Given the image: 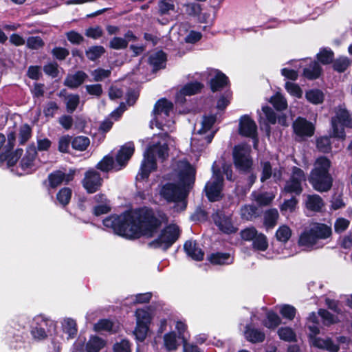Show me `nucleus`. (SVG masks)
Returning <instances> with one entry per match:
<instances>
[{
    "label": "nucleus",
    "instance_id": "f257e3e1",
    "mask_svg": "<svg viewBox=\"0 0 352 352\" xmlns=\"http://www.w3.org/2000/svg\"><path fill=\"white\" fill-rule=\"evenodd\" d=\"M167 221L165 214H155L151 210L141 209L126 212L120 215H111L103 221V225L118 235L132 239L144 235L153 236L162 223Z\"/></svg>",
    "mask_w": 352,
    "mask_h": 352
},
{
    "label": "nucleus",
    "instance_id": "f03ea898",
    "mask_svg": "<svg viewBox=\"0 0 352 352\" xmlns=\"http://www.w3.org/2000/svg\"><path fill=\"white\" fill-rule=\"evenodd\" d=\"M153 144L148 146L144 153V159L138 174L136 176L138 181H142L148 177L150 173L157 168V158L164 160L168 155V139L169 136L167 133L159 134L153 137Z\"/></svg>",
    "mask_w": 352,
    "mask_h": 352
},
{
    "label": "nucleus",
    "instance_id": "7ed1b4c3",
    "mask_svg": "<svg viewBox=\"0 0 352 352\" xmlns=\"http://www.w3.org/2000/svg\"><path fill=\"white\" fill-rule=\"evenodd\" d=\"M331 162L325 157H318L314 164V168L310 173L309 182L317 191H329L333 184V178L329 173Z\"/></svg>",
    "mask_w": 352,
    "mask_h": 352
},
{
    "label": "nucleus",
    "instance_id": "20e7f679",
    "mask_svg": "<svg viewBox=\"0 0 352 352\" xmlns=\"http://www.w3.org/2000/svg\"><path fill=\"white\" fill-rule=\"evenodd\" d=\"M216 121L214 116H204L201 122V127L191 140L192 150L199 151L212 142L214 131H212V126Z\"/></svg>",
    "mask_w": 352,
    "mask_h": 352
},
{
    "label": "nucleus",
    "instance_id": "39448f33",
    "mask_svg": "<svg viewBox=\"0 0 352 352\" xmlns=\"http://www.w3.org/2000/svg\"><path fill=\"white\" fill-rule=\"evenodd\" d=\"M335 116L331 119L333 136L344 139V127H352V118L349 111L343 107L335 109Z\"/></svg>",
    "mask_w": 352,
    "mask_h": 352
},
{
    "label": "nucleus",
    "instance_id": "423d86ee",
    "mask_svg": "<svg viewBox=\"0 0 352 352\" xmlns=\"http://www.w3.org/2000/svg\"><path fill=\"white\" fill-rule=\"evenodd\" d=\"M179 234V228L175 225H170L162 231L156 239L151 241L148 245L152 248L166 250L175 242Z\"/></svg>",
    "mask_w": 352,
    "mask_h": 352
},
{
    "label": "nucleus",
    "instance_id": "0eeeda50",
    "mask_svg": "<svg viewBox=\"0 0 352 352\" xmlns=\"http://www.w3.org/2000/svg\"><path fill=\"white\" fill-rule=\"evenodd\" d=\"M54 326L52 320L47 318L44 315H36L33 318L30 326V334L33 340L42 341L47 338V333Z\"/></svg>",
    "mask_w": 352,
    "mask_h": 352
},
{
    "label": "nucleus",
    "instance_id": "6e6552de",
    "mask_svg": "<svg viewBox=\"0 0 352 352\" xmlns=\"http://www.w3.org/2000/svg\"><path fill=\"white\" fill-rule=\"evenodd\" d=\"M251 148L248 144L235 146L233 149L234 163L236 168L241 171H248L252 166L250 157Z\"/></svg>",
    "mask_w": 352,
    "mask_h": 352
},
{
    "label": "nucleus",
    "instance_id": "1a4fd4ad",
    "mask_svg": "<svg viewBox=\"0 0 352 352\" xmlns=\"http://www.w3.org/2000/svg\"><path fill=\"white\" fill-rule=\"evenodd\" d=\"M159 194L166 201L181 202L182 209L186 208V204L184 202L186 194L183 187L174 184L167 183L160 188Z\"/></svg>",
    "mask_w": 352,
    "mask_h": 352
},
{
    "label": "nucleus",
    "instance_id": "9d476101",
    "mask_svg": "<svg viewBox=\"0 0 352 352\" xmlns=\"http://www.w3.org/2000/svg\"><path fill=\"white\" fill-rule=\"evenodd\" d=\"M174 172V179L177 180L180 186H189L193 183L195 170L188 162L186 161L178 162Z\"/></svg>",
    "mask_w": 352,
    "mask_h": 352
},
{
    "label": "nucleus",
    "instance_id": "9b49d317",
    "mask_svg": "<svg viewBox=\"0 0 352 352\" xmlns=\"http://www.w3.org/2000/svg\"><path fill=\"white\" fill-rule=\"evenodd\" d=\"M306 181V176L302 170L293 167L289 178L286 181L284 192L299 195L302 191V184Z\"/></svg>",
    "mask_w": 352,
    "mask_h": 352
},
{
    "label": "nucleus",
    "instance_id": "f8f14e48",
    "mask_svg": "<svg viewBox=\"0 0 352 352\" xmlns=\"http://www.w3.org/2000/svg\"><path fill=\"white\" fill-rule=\"evenodd\" d=\"M102 182L100 173L96 170L90 168L85 172L82 184L87 192L94 193L100 189Z\"/></svg>",
    "mask_w": 352,
    "mask_h": 352
},
{
    "label": "nucleus",
    "instance_id": "ddd939ff",
    "mask_svg": "<svg viewBox=\"0 0 352 352\" xmlns=\"http://www.w3.org/2000/svg\"><path fill=\"white\" fill-rule=\"evenodd\" d=\"M223 177L220 173L214 171L210 180L206 184L205 190L208 199L215 201L220 197Z\"/></svg>",
    "mask_w": 352,
    "mask_h": 352
},
{
    "label": "nucleus",
    "instance_id": "4468645a",
    "mask_svg": "<svg viewBox=\"0 0 352 352\" xmlns=\"http://www.w3.org/2000/svg\"><path fill=\"white\" fill-rule=\"evenodd\" d=\"M173 107L172 102L168 101L166 99L162 98L159 100L154 106L153 111L154 118L153 120L151 121V124L155 122V126L160 128V120L169 116L170 112L173 110Z\"/></svg>",
    "mask_w": 352,
    "mask_h": 352
},
{
    "label": "nucleus",
    "instance_id": "2eb2a0df",
    "mask_svg": "<svg viewBox=\"0 0 352 352\" xmlns=\"http://www.w3.org/2000/svg\"><path fill=\"white\" fill-rule=\"evenodd\" d=\"M105 346V340L98 336H91L85 345V341L76 346V351L99 352Z\"/></svg>",
    "mask_w": 352,
    "mask_h": 352
},
{
    "label": "nucleus",
    "instance_id": "dca6fc26",
    "mask_svg": "<svg viewBox=\"0 0 352 352\" xmlns=\"http://www.w3.org/2000/svg\"><path fill=\"white\" fill-rule=\"evenodd\" d=\"M74 173L75 171L72 170L68 173H65L61 170H56L50 173L48 176L50 187L54 188L62 184H68L73 180Z\"/></svg>",
    "mask_w": 352,
    "mask_h": 352
},
{
    "label": "nucleus",
    "instance_id": "f3484780",
    "mask_svg": "<svg viewBox=\"0 0 352 352\" xmlns=\"http://www.w3.org/2000/svg\"><path fill=\"white\" fill-rule=\"evenodd\" d=\"M239 133L243 136L252 138L256 137V124L248 116H243L240 119Z\"/></svg>",
    "mask_w": 352,
    "mask_h": 352
},
{
    "label": "nucleus",
    "instance_id": "a211bd4d",
    "mask_svg": "<svg viewBox=\"0 0 352 352\" xmlns=\"http://www.w3.org/2000/svg\"><path fill=\"white\" fill-rule=\"evenodd\" d=\"M295 133L298 136H312L314 133V126L311 122L307 120L298 118L293 124Z\"/></svg>",
    "mask_w": 352,
    "mask_h": 352
},
{
    "label": "nucleus",
    "instance_id": "6ab92c4d",
    "mask_svg": "<svg viewBox=\"0 0 352 352\" xmlns=\"http://www.w3.org/2000/svg\"><path fill=\"white\" fill-rule=\"evenodd\" d=\"M244 338L251 344L262 343L266 339L265 333L256 327H253L250 324L244 327Z\"/></svg>",
    "mask_w": 352,
    "mask_h": 352
},
{
    "label": "nucleus",
    "instance_id": "aec40b11",
    "mask_svg": "<svg viewBox=\"0 0 352 352\" xmlns=\"http://www.w3.org/2000/svg\"><path fill=\"white\" fill-rule=\"evenodd\" d=\"M206 73L210 76H214V78L210 80V87L212 91H216L223 88L228 83L227 76L218 70L208 69L204 75Z\"/></svg>",
    "mask_w": 352,
    "mask_h": 352
},
{
    "label": "nucleus",
    "instance_id": "412c9836",
    "mask_svg": "<svg viewBox=\"0 0 352 352\" xmlns=\"http://www.w3.org/2000/svg\"><path fill=\"white\" fill-rule=\"evenodd\" d=\"M262 174L261 176V182H264L267 179L273 177L276 182L280 181L282 178V170L274 168L272 170V166L269 162H261Z\"/></svg>",
    "mask_w": 352,
    "mask_h": 352
},
{
    "label": "nucleus",
    "instance_id": "4be33fe9",
    "mask_svg": "<svg viewBox=\"0 0 352 352\" xmlns=\"http://www.w3.org/2000/svg\"><path fill=\"white\" fill-rule=\"evenodd\" d=\"M134 153V145L131 142L126 143L121 147L116 155V162L122 168L125 166Z\"/></svg>",
    "mask_w": 352,
    "mask_h": 352
},
{
    "label": "nucleus",
    "instance_id": "5701e85b",
    "mask_svg": "<svg viewBox=\"0 0 352 352\" xmlns=\"http://www.w3.org/2000/svg\"><path fill=\"white\" fill-rule=\"evenodd\" d=\"M88 76L82 71L68 74L64 80V85L71 89H76L87 79Z\"/></svg>",
    "mask_w": 352,
    "mask_h": 352
},
{
    "label": "nucleus",
    "instance_id": "b1692460",
    "mask_svg": "<svg viewBox=\"0 0 352 352\" xmlns=\"http://www.w3.org/2000/svg\"><path fill=\"white\" fill-rule=\"evenodd\" d=\"M202 87V84L198 82H191L186 85L177 94V100L181 103L184 102L185 100L184 96L196 94L201 91Z\"/></svg>",
    "mask_w": 352,
    "mask_h": 352
},
{
    "label": "nucleus",
    "instance_id": "393cba45",
    "mask_svg": "<svg viewBox=\"0 0 352 352\" xmlns=\"http://www.w3.org/2000/svg\"><path fill=\"white\" fill-rule=\"evenodd\" d=\"M215 224L225 233L235 232L236 229L233 226L230 218L225 216H220L218 214L213 216Z\"/></svg>",
    "mask_w": 352,
    "mask_h": 352
},
{
    "label": "nucleus",
    "instance_id": "a878e982",
    "mask_svg": "<svg viewBox=\"0 0 352 352\" xmlns=\"http://www.w3.org/2000/svg\"><path fill=\"white\" fill-rule=\"evenodd\" d=\"M184 248L186 254L192 258L201 261L204 258V252L195 241H188L185 243Z\"/></svg>",
    "mask_w": 352,
    "mask_h": 352
},
{
    "label": "nucleus",
    "instance_id": "bb28decb",
    "mask_svg": "<svg viewBox=\"0 0 352 352\" xmlns=\"http://www.w3.org/2000/svg\"><path fill=\"white\" fill-rule=\"evenodd\" d=\"M317 239L312 231V228L310 227L304 230L300 234L298 240V244L300 246L306 248H312L317 243Z\"/></svg>",
    "mask_w": 352,
    "mask_h": 352
},
{
    "label": "nucleus",
    "instance_id": "cd10ccee",
    "mask_svg": "<svg viewBox=\"0 0 352 352\" xmlns=\"http://www.w3.org/2000/svg\"><path fill=\"white\" fill-rule=\"evenodd\" d=\"M312 231L317 239H325L329 238L331 234V227L323 223H313L311 225Z\"/></svg>",
    "mask_w": 352,
    "mask_h": 352
},
{
    "label": "nucleus",
    "instance_id": "c85d7f7f",
    "mask_svg": "<svg viewBox=\"0 0 352 352\" xmlns=\"http://www.w3.org/2000/svg\"><path fill=\"white\" fill-rule=\"evenodd\" d=\"M9 345L10 349L16 350L21 347L24 342L23 333L19 330L15 332L14 329H11L8 331Z\"/></svg>",
    "mask_w": 352,
    "mask_h": 352
},
{
    "label": "nucleus",
    "instance_id": "c756f323",
    "mask_svg": "<svg viewBox=\"0 0 352 352\" xmlns=\"http://www.w3.org/2000/svg\"><path fill=\"white\" fill-rule=\"evenodd\" d=\"M96 168L102 172H109L112 169H115L116 170H119L121 169L118 164H115L113 157L110 155L104 156L97 164Z\"/></svg>",
    "mask_w": 352,
    "mask_h": 352
},
{
    "label": "nucleus",
    "instance_id": "7c9ffc66",
    "mask_svg": "<svg viewBox=\"0 0 352 352\" xmlns=\"http://www.w3.org/2000/svg\"><path fill=\"white\" fill-rule=\"evenodd\" d=\"M37 152L35 146H29L27 149L25 156L23 157L21 165L23 170L31 168L34 166V162Z\"/></svg>",
    "mask_w": 352,
    "mask_h": 352
},
{
    "label": "nucleus",
    "instance_id": "2f4dec72",
    "mask_svg": "<svg viewBox=\"0 0 352 352\" xmlns=\"http://www.w3.org/2000/svg\"><path fill=\"white\" fill-rule=\"evenodd\" d=\"M305 205L307 209L318 212L324 206L322 198L318 195H308L305 201Z\"/></svg>",
    "mask_w": 352,
    "mask_h": 352
},
{
    "label": "nucleus",
    "instance_id": "473e14b6",
    "mask_svg": "<svg viewBox=\"0 0 352 352\" xmlns=\"http://www.w3.org/2000/svg\"><path fill=\"white\" fill-rule=\"evenodd\" d=\"M266 320H263V325L266 328L274 329L281 324L280 316L273 310H270L267 313Z\"/></svg>",
    "mask_w": 352,
    "mask_h": 352
},
{
    "label": "nucleus",
    "instance_id": "72a5a7b5",
    "mask_svg": "<svg viewBox=\"0 0 352 352\" xmlns=\"http://www.w3.org/2000/svg\"><path fill=\"white\" fill-rule=\"evenodd\" d=\"M208 259L214 265H228L232 263V258L228 253H213L209 256Z\"/></svg>",
    "mask_w": 352,
    "mask_h": 352
},
{
    "label": "nucleus",
    "instance_id": "f704fd0d",
    "mask_svg": "<svg viewBox=\"0 0 352 352\" xmlns=\"http://www.w3.org/2000/svg\"><path fill=\"white\" fill-rule=\"evenodd\" d=\"M63 332L68 334L67 339L75 338L78 333L77 323L75 320L67 318L63 323Z\"/></svg>",
    "mask_w": 352,
    "mask_h": 352
},
{
    "label": "nucleus",
    "instance_id": "c9c22d12",
    "mask_svg": "<svg viewBox=\"0 0 352 352\" xmlns=\"http://www.w3.org/2000/svg\"><path fill=\"white\" fill-rule=\"evenodd\" d=\"M321 73V67L318 63L312 62L309 66L304 69V76L309 79H316Z\"/></svg>",
    "mask_w": 352,
    "mask_h": 352
},
{
    "label": "nucleus",
    "instance_id": "e433bc0d",
    "mask_svg": "<svg viewBox=\"0 0 352 352\" xmlns=\"http://www.w3.org/2000/svg\"><path fill=\"white\" fill-rule=\"evenodd\" d=\"M279 214L276 209H270L264 214V223L269 228H273L278 221Z\"/></svg>",
    "mask_w": 352,
    "mask_h": 352
},
{
    "label": "nucleus",
    "instance_id": "4c0bfd02",
    "mask_svg": "<svg viewBox=\"0 0 352 352\" xmlns=\"http://www.w3.org/2000/svg\"><path fill=\"white\" fill-rule=\"evenodd\" d=\"M113 322L112 320L109 319H100L94 325V330L96 332L107 331L115 333V331H113Z\"/></svg>",
    "mask_w": 352,
    "mask_h": 352
},
{
    "label": "nucleus",
    "instance_id": "58836bf2",
    "mask_svg": "<svg viewBox=\"0 0 352 352\" xmlns=\"http://www.w3.org/2000/svg\"><path fill=\"white\" fill-rule=\"evenodd\" d=\"M165 60L166 54L162 51L155 52L149 57V63L155 69L161 68Z\"/></svg>",
    "mask_w": 352,
    "mask_h": 352
},
{
    "label": "nucleus",
    "instance_id": "ea45409f",
    "mask_svg": "<svg viewBox=\"0 0 352 352\" xmlns=\"http://www.w3.org/2000/svg\"><path fill=\"white\" fill-rule=\"evenodd\" d=\"M149 324L141 322H136V327L134 329V335L140 342H144L146 338Z\"/></svg>",
    "mask_w": 352,
    "mask_h": 352
},
{
    "label": "nucleus",
    "instance_id": "a19ab883",
    "mask_svg": "<svg viewBox=\"0 0 352 352\" xmlns=\"http://www.w3.org/2000/svg\"><path fill=\"white\" fill-rule=\"evenodd\" d=\"M89 144V139L87 137L82 135L76 137L72 141V148L80 151H85Z\"/></svg>",
    "mask_w": 352,
    "mask_h": 352
},
{
    "label": "nucleus",
    "instance_id": "79ce46f5",
    "mask_svg": "<svg viewBox=\"0 0 352 352\" xmlns=\"http://www.w3.org/2000/svg\"><path fill=\"white\" fill-rule=\"evenodd\" d=\"M241 216L246 220H252L257 217V208L253 205H245L241 207Z\"/></svg>",
    "mask_w": 352,
    "mask_h": 352
},
{
    "label": "nucleus",
    "instance_id": "37998d69",
    "mask_svg": "<svg viewBox=\"0 0 352 352\" xmlns=\"http://www.w3.org/2000/svg\"><path fill=\"white\" fill-rule=\"evenodd\" d=\"M270 102L278 111H283L287 109V102L285 98L280 93H276L270 99Z\"/></svg>",
    "mask_w": 352,
    "mask_h": 352
},
{
    "label": "nucleus",
    "instance_id": "c03bdc74",
    "mask_svg": "<svg viewBox=\"0 0 352 352\" xmlns=\"http://www.w3.org/2000/svg\"><path fill=\"white\" fill-rule=\"evenodd\" d=\"M253 248L259 251H265L268 248L267 237L263 233H258L253 241Z\"/></svg>",
    "mask_w": 352,
    "mask_h": 352
},
{
    "label": "nucleus",
    "instance_id": "a18cd8bd",
    "mask_svg": "<svg viewBox=\"0 0 352 352\" xmlns=\"http://www.w3.org/2000/svg\"><path fill=\"white\" fill-rule=\"evenodd\" d=\"M292 236V230L286 225L280 226L276 232V237L278 241L286 243Z\"/></svg>",
    "mask_w": 352,
    "mask_h": 352
},
{
    "label": "nucleus",
    "instance_id": "49530a36",
    "mask_svg": "<svg viewBox=\"0 0 352 352\" xmlns=\"http://www.w3.org/2000/svg\"><path fill=\"white\" fill-rule=\"evenodd\" d=\"M164 346L168 351H175L178 347L175 332L166 333L164 336Z\"/></svg>",
    "mask_w": 352,
    "mask_h": 352
},
{
    "label": "nucleus",
    "instance_id": "de8ad7c7",
    "mask_svg": "<svg viewBox=\"0 0 352 352\" xmlns=\"http://www.w3.org/2000/svg\"><path fill=\"white\" fill-rule=\"evenodd\" d=\"M278 336L284 341L292 342L296 340V333L291 327H280L278 329Z\"/></svg>",
    "mask_w": 352,
    "mask_h": 352
},
{
    "label": "nucleus",
    "instance_id": "09e8293b",
    "mask_svg": "<svg viewBox=\"0 0 352 352\" xmlns=\"http://www.w3.org/2000/svg\"><path fill=\"white\" fill-rule=\"evenodd\" d=\"M72 197V190L69 188H61L56 195L58 203L65 206L67 205Z\"/></svg>",
    "mask_w": 352,
    "mask_h": 352
},
{
    "label": "nucleus",
    "instance_id": "8fccbe9b",
    "mask_svg": "<svg viewBox=\"0 0 352 352\" xmlns=\"http://www.w3.org/2000/svg\"><path fill=\"white\" fill-rule=\"evenodd\" d=\"M318 314L322 318L323 323L326 326L334 324L338 322L337 318L325 309H319Z\"/></svg>",
    "mask_w": 352,
    "mask_h": 352
},
{
    "label": "nucleus",
    "instance_id": "3c124183",
    "mask_svg": "<svg viewBox=\"0 0 352 352\" xmlns=\"http://www.w3.org/2000/svg\"><path fill=\"white\" fill-rule=\"evenodd\" d=\"M280 314L283 318L292 321L296 317V309L288 304L283 305L280 309Z\"/></svg>",
    "mask_w": 352,
    "mask_h": 352
},
{
    "label": "nucleus",
    "instance_id": "603ef678",
    "mask_svg": "<svg viewBox=\"0 0 352 352\" xmlns=\"http://www.w3.org/2000/svg\"><path fill=\"white\" fill-rule=\"evenodd\" d=\"M65 100L67 111L69 113H72L76 109L79 104L80 97L77 94H69L66 97Z\"/></svg>",
    "mask_w": 352,
    "mask_h": 352
},
{
    "label": "nucleus",
    "instance_id": "864d4df0",
    "mask_svg": "<svg viewBox=\"0 0 352 352\" xmlns=\"http://www.w3.org/2000/svg\"><path fill=\"white\" fill-rule=\"evenodd\" d=\"M158 9L160 14H167L175 10L173 0H160L158 3Z\"/></svg>",
    "mask_w": 352,
    "mask_h": 352
},
{
    "label": "nucleus",
    "instance_id": "5fc2aeb1",
    "mask_svg": "<svg viewBox=\"0 0 352 352\" xmlns=\"http://www.w3.org/2000/svg\"><path fill=\"white\" fill-rule=\"evenodd\" d=\"M105 50L102 46H93L86 51L87 57L91 60H95L100 58Z\"/></svg>",
    "mask_w": 352,
    "mask_h": 352
},
{
    "label": "nucleus",
    "instance_id": "6e6d98bb",
    "mask_svg": "<svg viewBox=\"0 0 352 352\" xmlns=\"http://www.w3.org/2000/svg\"><path fill=\"white\" fill-rule=\"evenodd\" d=\"M305 96L309 102L314 104H320L323 101V94L318 89L307 91Z\"/></svg>",
    "mask_w": 352,
    "mask_h": 352
},
{
    "label": "nucleus",
    "instance_id": "4d7b16f0",
    "mask_svg": "<svg viewBox=\"0 0 352 352\" xmlns=\"http://www.w3.org/2000/svg\"><path fill=\"white\" fill-rule=\"evenodd\" d=\"M316 145L318 149L322 153H329L331 148L330 139L327 136L317 139Z\"/></svg>",
    "mask_w": 352,
    "mask_h": 352
},
{
    "label": "nucleus",
    "instance_id": "13d9d810",
    "mask_svg": "<svg viewBox=\"0 0 352 352\" xmlns=\"http://www.w3.org/2000/svg\"><path fill=\"white\" fill-rule=\"evenodd\" d=\"M130 341L127 339H122L119 342L113 345V352H131Z\"/></svg>",
    "mask_w": 352,
    "mask_h": 352
},
{
    "label": "nucleus",
    "instance_id": "bf43d9fd",
    "mask_svg": "<svg viewBox=\"0 0 352 352\" xmlns=\"http://www.w3.org/2000/svg\"><path fill=\"white\" fill-rule=\"evenodd\" d=\"M22 153V149H17L14 153H11L8 156H6L4 154L1 155L0 159L1 160H7L8 165L9 166H12L16 163L19 157L21 156Z\"/></svg>",
    "mask_w": 352,
    "mask_h": 352
},
{
    "label": "nucleus",
    "instance_id": "052dcab7",
    "mask_svg": "<svg viewBox=\"0 0 352 352\" xmlns=\"http://www.w3.org/2000/svg\"><path fill=\"white\" fill-rule=\"evenodd\" d=\"M351 62L346 57H341L336 59L333 63V68L339 72H344L350 65Z\"/></svg>",
    "mask_w": 352,
    "mask_h": 352
},
{
    "label": "nucleus",
    "instance_id": "680f3d73",
    "mask_svg": "<svg viewBox=\"0 0 352 352\" xmlns=\"http://www.w3.org/2000/svg\"><path fill=\"white\" fill-rule=\"evenodd\" d=\"M318 60L322 64L330 63L333 58V52L331 50L324 49L317 55Z\"/></svg>",
    "mask_w": 352,
    "mask_h": 352
},
{
    "label": "nucleus",
    "instance_id": "e2e57ef3",
    "mask_svg": "<svg viewBox=\"0 0 352 352\" xmlns=\"http://www.w3.org/2000/svg\"><path fill=\"white\" fill-rule=\"evenodd\" d=\"M135 316H136L137 322H141L148 324L151 322V315L144 309H138L136 311H135Z\"/></svg>",
    "mask_w": 352,
    "mask_h": 352
},
{
    "label": "nucleus",
    "instance_id": "0e129e2a",
    "mask_svg": "<svg viewBox=\"0 0 352 352\" xmlns=\"http://www.w3.org/2000/svg\"><path fill=\"white\" fill-rule=\"evenodd\" d=\"M27 47L31 50H38L44 45V42L40 36H30L27 39Z\"/></svg>",
    "mask_w": 352,
    "mask_h": 352
},
{
    "label": "nucleus",
    "instance_id": "69168bd1",
    "mask_svg": "<svg viewBox=\"0 0 352 352\" xmlns=\"http://www.w3.org/2000/svg\"><path fill=\"white\" fill-rule=\"evenodd\" d=\"M253 199L260 205L267 206L272 200V197L267 193H256L254 192L252 194Z\"/></svg>",
    "mask_w": 352,
    "mask_h": 352
},
{
    "label": "nucleus",
    "instance_id": "338daca9",
    "mask_svg": "<svg viewBox=\"0 0 352 352\" xmlns=\"http://www.w3.org/2000/svg\"><path fill=\"white\" fill-rule=\"evenodd\" d=\"M111 74V71L104 69H97L91 72V76L94 78V80L98 82L102 81L104 79L108 78Z\"/></svg>",
    "mask_w": 352,
    "mask_h": 352
},
{
    "label": "nucleus",
    "instance_id": "774afa93",
    "mask_svg": "<svg viewBox=\"0 0 352 352\" xmlns=\"http://www.w3.org/2000/svg\"><path fill=\"white\" fill-rule=\"evenodd\" d=\"M350 221L349 220L340 217L336 219L334 223V229L336 232L341 233L345 231L348 227L349 226Z\"/></svg>",
    "mask_w": 352,
    "mask_h": 352
}]
</instances>
